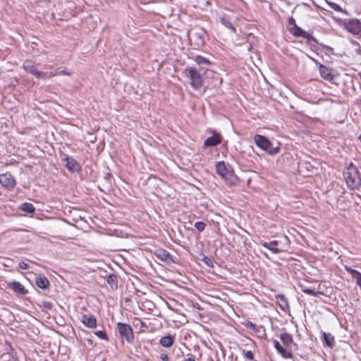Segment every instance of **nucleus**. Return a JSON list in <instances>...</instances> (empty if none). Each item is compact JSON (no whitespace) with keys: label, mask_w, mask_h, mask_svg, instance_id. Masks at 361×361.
<instances>
[{"label":"nucleus","mask_w":361,"mask_h":361,"mask_svg":"<svg viewBox=\"0 0 361 361\" xmlns=\"http://www.w3.org/2000/svg\"><path fill=\"white\" fill-rule=\"evenodd\" d=\"M94 334L99 338L102 339V340H108V336L106 334L105 331H95L94 332Z\"/></svg>","instance_id":"c756f323"},{"label":"nucleus","mask_w":361,"mask_h":361,"mask_svg":"<svg viewBox=\"0 0 361 361\" xmlns=\"http://www.w3.org/2000/svg\"><path fill=\"white\" fill-rule=\"evenodd\" d=\"M319 73L321 76L326 80L330 81L333 79V75L330 73L327 67L324 65L319 66Z\"/></svg>","instance_id":"a211bd4d"},{"label":"nucleus","mask_w":361,"mask_h":361,"mask_svg":"<svg viewBox=\"0 0 361 361\" xmlns=\"http://www.w3.org/2000/svg\"><path fill=\"white\" fill-rule=\"evenodd\" d=\"M301 291L303 292L305 294H307V295H312V296H314V297H317L319 295H323V292L322 291H316L313 289H311V288H304V287H302L301 288Z\"/></svg>","instance_id":"5701e85b"},{"label":"nucleus","mask_w":361,"mask_h":361,"mask_svg":"<svg viewBox=\"0 0 361 361\" xmlns=\"http://www.w3.org/2000/svg\"><path fill=\"white\" fill-rule=\"evenodd\" d=\"M160 358L162 361H169V358L166 354H161Z\"/></svg>","instance_id":"58836bf2"},{"label":"nucleus","mask_w":361,"mask_h":361,"mask_svg":"<svg viewBox=\"0 0 361 361\" xmlns=\"http://www.w3.org/2000/svg\"><path fill=\"white\" fill-rule=\"evenodd\" d=\"M116 326L117 330L121 336L128 343H133L135 338L133 331L130 325L126 323L118 322Z\"/></svg>","instance_id":"39448f33"},{"label":"nucleus","mask_w":361,"mask_h":361,"mask_svg":"<svg viewBox=\"0 0 361 361\" xmlns=\"http://www.w3.org/2000/svg\"><path fill=\"white\" fill-rule=\"evenodd\" d=\"M220 21L226 27L232 30L233 32H234V33L236 32L235 27L233 25L229 16H228L226 14H224L220 18Z\"/></svg>","instance_id":"2eb2a0df"},{"label":"nucleus","mask_w":361,"mask_h":361,"mask_svg":"<svg viewBox=\"0 0 361 361\" xmlns=\"http://www.w3.org/2000/svg\"><path fill=\"white\" fill-rule=\"evenodd\" d=\"M188 357L185 361H195V356L192 355H188Z\"/></svg>","instance_id":"37998d69"},{"label":"nucleus","mask_w":361,"mask_h":361,"mask_svg":"<svg viewBox=\"0 0 361 361\" xmlns=\"http://www.w3.org/2000/svg\"><path fill=\"white\" fill-rule=\"evenodd\" d=\"M304 37L307 39V44H310L312 42H317V39L307 32H306V35L304 36Z\"/></svg>","instance_id":"7c9ffc66"},{"label":"nucleus","mask_w":361,"mask_h":361,"mask_svg":"<svg viewBox=\"0 0 361 361\" xmlns=\"http://www.w3.org/2000/svg\"><path fill=\"white\" fill-rule=\"evenodd\" d=\"M290 32L293 34V35L295 37H303L306 35V32L305 30H303L301 27H298L297 25H295V26H292L290 28Z\"/></svg>","instance_id":"6ab92c4d"},{"label":"nucleus","mask_w":361,"mask_h":361,"mask_svg":"<svg viewBox=\"0 0 361 361\" xmlns=\"http://www.w3.org/2000/svg\"><path fill=\"white\" fill-rule=\"evenodd\" d=\"M344 177L348 186L352 189L358 188L361 185V178L359 171L353 164H350L344 173Z\"/></svg>","instance_id":"7ed1b4c3"},{"label":"nucleus","mask_w":361,"mask_h":361,"mask_svg":"<svg viewBox=\"0 0 361 361\" xmlns=\"http://www.w3.org/2000/svg\"><path fill=\"white\" fill-rule=\"evenodd\" d=\"M221 139L222 137L219 133H214L204 140V145L206 147H214L221 143Z\"/></svg>","instance_id":"9d476101"},{"label":"nucleus","mask_w":361,"mask_h":361,"mask_svg":"<svg viewBox=\"0 0 361 361\" xmlns=\"http://www.w3.org/2000/svg\"><path fill=\"white\" fill-rule=\"evenodd\" d=\"M66 161V167L68 170H69L71 172H78L80 171L81 169V166L80 164L73 157H66L65 158Z\"/></svg>","instance_id":"6e6552de"},{"label":"nucleus","mask_w":361,"mask_h":361,"mask_svg":"<svg viewBox=\"0 0 361 361\" xmlns=\"http://www.w3.org/2000/svg\"><path fill=\"white\" fill-rule=\"evenodd\" d=\"M34 75L37 78H39L41 79L42 78V72L41 71H39L36 69V71H35L34 73Z\"/></svg>","instance_id":"a19ab883"},{"label":"nucleus","mask_w":361,"mask_h":361,"mask_svg":"<svg viewBox=\"0 0 361 361\" xmlns=\"http://www.w3.org/2000/svg\"><path fill=\"white\" fill-rule=\"evenodd\" d=\"M245 326L247 328V329H252L253 331H258L257 329V326L255 324H253L252 322H247L246 324H245Z\"/></svg>","instance_id":"f704fd0d"},{"label":"nucleus","mask_w":361,"mask_h":361,"mask_svg":"<svg viewBox=\"0 0 361 361\" xmlns=\"http://www.w3.org/2000/svg\"><path fill=\"white\" fill-rule=\"evenodd\" d=\"M174 343V336L168 335L163 336L159 340V344L164 348H170Z\"/></svg>","instance_id":"4468645a"},{"label":"nucleus","mask_w":361,"mask_h":361,"mask_svg":"<svg viewBox=\"0 0 361 361\" xmlns=\"http://www.w3.org/2000/svg\"><path fill=\"white\" fill-rule=\"evenodd\" d=\"M8 287L20 295H24L27 293V290L25 288L24 286L18 281L8 283Z\"/></svg>","instance_id":"1a4fd4ad"},{"label":"nucleus","mask_w":361,"mask_h":361,"mask_svg":"<svg viewBox=\"0 0 361 361\" xmlns=\"http://www.w3.org/2000/svg\"><path fill=\"white\" fill-rule=\"evenodd\" d=\"M59 71H54V72H51V73H50V75H51V77H54V76H55V75H60V74L59 73Z\"/></svg>","instance_id":"a18cd8bd"},{"label":"nucleus","mask_w":361,"mask_h":361,"mask_svg":"<svg viewBox=\"0 0 361 361\" xmlns=\"http://www.w3.org/2000/svg\"><path fill=\"white\" fill-rule=\"evenodd\" d=\"M157 257L161 261L166 262L168 259L171 258V255L166 250H160L157 254Z\"/></svg>","instance_id":"393cba45"},{"label":"nucleus","mask_w":361,"mask_h":361,"mask_svg":"<svg viewBox=\"0 0 361 361\" xmlns=\"http://www.w3.org/2000/svg\"><path fill=\"white\" fill-rule=\"evenodd\" d=\"M20 209L28 214H33L35 212V207L32 204L29 202H25L23 203L20 207Z\"/></svg>","instance_id":"4be33fe9"},{"label":"nucleus","mask_w":361,"mask_h":361,"mask_svg":"<svg viewBox=\"0 0 361 361\" xmlns=\"http://www.w3.org/2000/svg\"><path fill=\"white\" fill-rule=\"evenodd\" d=\"M51 78V75H50L49 73L42 72V78H41V79L46 80V79H48V78Z\"/></svg>","instance_id":"e433bc0d"},{"label":"nucleus","mask_w":361,"mask_h":361,"mask_svg":"<svg viewBox=\"0 0 361 361\" xmlns=\"http://www.w3.org/2000/svg\"><path fill=\"white\" fill-rule=\"evenodd\" d=\"M345 270L350 273L351 275L353 274V271H356V270L351 269L350 267H345Z\"/></svg>","instance_id":"c03bdc74"},{"label":"nucleus","mask_w":361,"mask_h":361,"mask_svg":"<svg viewBox=\"0 0 361 361\" xmlns=\"http://www.w3.org/2000/svg\"><path fill=\"white\" fill-rule=\"evenodd\" d=\"M352 277L355 279L357 284L361 285V274L359 271H353Z\"/></svg>","instance_id":"cd10ccee"},{"label":"nucleus","mask_w":361,"mask_h":361,"mask_svg":"<svg viewBox=\"0 0 361 361\" xmlns=\"http://www.w3.org/2000/svg\"><path fill=\"white\" fill-rule=\"evenodd\" d=\"M216 171L228 185H235L238 183V178L235 175L232 167L224 161H218L216 163Z\"/></svg>","instance_id":"f257e3e1"},{"label":"nucleus","mask_w":361,"mask_h":361,"mask_svg":"<svg viewBox=\"0 0 361 361\" xmlns=\"http://www.w3.org/2000/svg\"><path fill=\"white\" fill-rule=\"evenodd\" d=\"M42 306L47 310H51L53 307V305L49 301H42Z\"/></svg>","instance_id":"473e14b6"},{"label":"nucleus","mask_w":361,"mask_h":361,"mask_svg":"<svg viewBox=\"0 0 361 361\" xmlns=\"http://www.w3.org/2000/svg\"><path fill=\"white\" fill-rule=\"evenodd\" d=\"M111 177H112V175H111L110 173H107L106 174L105 178H106V180H109V178H111Z\"/></svg>","instance_id":"de8ad7c7"},{"label":"nucleus","mask_w":361,"mask_h":361,"mask_svg":"<svg viewBox=\"0 0 361 361\" xmlns=\"http://www.w3.org/2000/svg\"><path fill=\"white\" fill-rule=\"evenodd\" d=\"M23 68L27 73H30L34 75L35 71H36L35 66L32 64L31 61H26L23 63Z\"/></svg>","instance_id":"b1692460"},{"label":"nucleus","mask_w":361,"mask_h":361,"mask_svg":"<svg viewBox=\"0 0 361 361\" xmlns=\"http://www.w3.org/2000/svg\"><path fill=\"white\" fill-rule=\"evenodd\" d=\"M322 338L324 344L329 347L333 348L334 345V336L329 333L324 332L322 334Z\"/></svg>","instance_id":"f3484780"},{"label":"nucleus","mask_w":361,"mask_h":361,"mask_svg":"<svg viewBox=\"0 0 361 361\" xmlns=\"http://www.w3.org/2000/svg\"><path fill=\"white\" fill-rule=\"evenodd\" d=\"M186 76L190 80V85L195 90H199L203 85L204 70L202 68L197 69L195 67H190L185 69Z\"/></svg>","instance_id":"20e7f679"},{"label":"nucleus","mask_w":361,"mask_h":361,"mask_svg":"<svg viewBox=\"0 0 361 361\" xmlns=\"http://www.w3.org/2000/svg\"><path fill=\"white\" fill-rule=\"evenodd\" d=\"M195 61L197 64H206V65L210 64V62L207 59H206L205 57L202 56L200 55L196 56L195 58Z\"/></svg>","instance_id":"bb28decb"},{"label":"nucleus","mask_w":361,"mask_h":361,"mask_svg":"<svg viewBox=\"0 0 361 361\" xmlns=\"http://www.w3.org/2000/svg\"><path fill=\"white\" fill-rule=\"evenodd\" d=\"M59 73L60 74V75H71V73L67 71H66V70L60 71L59 72Z\"/></svg>","instance_id":"79ce46f5"},{"label":"nucleus","mask_w":361,"mask_h":361,"mask_svg":"<svg viewBox=\"0 0 361 361\" xmlns=\"http://www.w3.org/2000/svg\"><path fill=\"white\" fill-rule=\"evenodd\" d=\"M35 283L37 287L42 289H47L50 285L48 279L44 276L37 277Z\"/></svg>","instance_id":"dca6fc26"},{"label":"nucleus","mask_w":361,"mask_h":361,"mask_svg":"<svg viewBox=\"0 0 361 361\" xmlns=\"http://www.w3.org/2000/svg\"><path fill=\"white\" fill-rule=\"evenodd\" d=\"M253 140L257 147L271 155H275L280 151L279 145L274 147L273 143L264 135L257 134L254 136Z\"/></svg>","instance_id":"f03ea898"},{"label":"nucleus","mask_w":361,"mask_h":361,"mask_svg":"<svg viewBox=\"0 0 361 361\" xmlns=\"http://www.w3.org/2000/svg\"><path fill=\"white\" fill-rule=\"evenodd\" d=\"M261 245L267 249L271 251L273 253L277 254L281 252V250L276 247L279 245L278 240H271L270 242H262Z\"/></svg>","instance_id":"ddd939ff"},{"label":"nucleus","mask_w":361,"mask_h":361,"mask_svg":"<svg viewBox=\"0 0 361 361\" xmlns=\"http://www.w3.org/2000/svg\"><path fill=\"white\" fill-rule=\"evenodd\" d=\"M278 353L285 359H290L293 357V353L287 350L283 346L278 350Z\"/></svg>","instance_id":"a878e982"},{"label":"nucleus","mask_w":361,"mask_h":361,"mask_svg":"<svg viewBox=\"0 0 361 361\" xmlns=\"http://www.w3.org/2000/svg\"><path fill=\"white\" fill-rule=\"evenodd\" d=\"M81 322L88 328L94 329L97 326V319L94 316L83 314Z\"/></svg>","instance_id":"f8f14e48"},{"label":"nucleus","mask_w":361,"mask_h":361,"mask_svg":"<svg viewBox=\"0 0 361 361\" xmlns=\"http://www.w3.org/2000/svg\"><path fill=\"white\" fill-rule=\"evenodd\" d=\"M288 24L290 25H293V26H295V25H297L296 23H295V19L293 18V17H290L289 19H288Z\"/></svg>","instance_id":"ea45409f"},{"label":"nucleus","mask_w":361,"mask_h":361,"mask_svg":"<svg viewBox=\"0 0 361 361\" xmlns=\"http://www.w3.org/2000/svg\"><path fill=\"white\" fill-rule=\"evenodd\" d=\"M18 267L23 270H27L29 269V265L25 262H20L18 263Z\"/></svg>","instance_id":"c9c22d12"},{"label":"nucleus","mask_w":361,"mask_h":361,"mask_svg":"<svg viewBox=\"0 0 361 361\" xmlns=\"http://www.w3.org/2000/svg\"><path fill=\"white\" fill-rule=\"evenodd\" d=\"M276 298L279 306L283 312H287L290 311L288 300L284 295H276Z\"/></svg>","instance_id":"9b49d317"},{"label":"nucleus","mask_w":361,"mask_h":361,"mask_svg":"<svg viewBox=\"0 0 361 361\" xmlns=\"http://www.w3.org/2000/svg\"><path fill=\"white\" fill-rule=\"evenodd\" d=\"M332 8L336 11H340V6L336 4H333Z\"/></svg>","instance_id":"49530a36"},{"label":"nucleus","mask_w":361,"mask_h":361,"mask_svg":"<svg viewBox=\"0 0 361 361\" xmlns=\"http://www.w3.org/2000/svg\"><path fill=\"white\" fill-rule=\"evenodd\" d=\"M206 224L202 221H197L195 224V228L200 232L204 230Z\"/></svg>","instance_id":"c85d7f7f"},{"label":"nucleus","mask_w":361,"mask_h":361,"mask_svg":"<svg viewBox=\"0 0 361 361\" xmlns=\"http://www.w3.org/2000/svg\"><path fill=\"white\" fill-rule=\"evenodd\" d=\"M280 338L285 345L293 343L292 336L288 333H283L280 336Z\"/></svg>","instance_id":"412c9836"},{"label":"nucleus","mask_w":361,"mask_h":361,"mask_svg":"<svg viewBox=\"0 0 361 361\" xmlns=\"http://www.w3.org/2000/svg\"><path fill=\"white\" fill-rule=\"evenodd\" d=\"M107 283L110 286L111 289H116L118 286V280L115 274H109L106 279Z\"/></svg>","instance_id":"aec40b11"},{"label":"nucleus","mask_w":361,"mask_h":361,"mask_svg":"<svg viewBox=\"0 0 361 361\" xmlns=\"http://www.w3.org/2000/svg\"><path fill=\"white\" fill-rule=\"evenodd\" d=\"M359 75H360V80H361V73H360Z\"/></svg>","instance_id":"09e8293b"},{"label":"nucleus","mask_w":361,"mask_h":361,"mask_svg":"<svg viewBox=\"0 0 361 361\" xmlns=\"http://www.w3.org/2000/svg\"><path fill=\"white\" fill-rule=\"evenodd\" d=\"M274 345L275 347V348L276 349V350L278 351L281 348H282V345L280 344V343L276 341V340H274Z\"/></svg>","instance_id":"4c0bfd02"},{"label":"nucleus","mask_w":361,"mask_h":361,"mask_svg":"<svg viewBox=\"0 0 361 361\" xmlns=\"http://www.w3.org/2000/svg\"><path fill=\"white\" fill-rule=\"evenodd\" d=\"M345 27L350 32L357 35L361 30V23L357 19L350 20L346 23Z\"/></svg>","instance_id":"0eeeda50"},{"label":"nucleus","mask_w":361,"mask_h":361,"mask_svg":"<svg viewBox=\"0 0 361 361\" xmlns=\"http://www.w3.org/2000/svg\"><path fill=\"white\" fill-rule=\"evenodd\" d=\"M243 353H244V356L246 359L250 360H254V355L252 351L248 350V351L245 352V350H243Z\"/></svg>","instance_id":"2f4dec72"},{"label":"nucleus","mask_w":361,"mask_h":361,"mask_svg":"<svg viewBox=\"0 0 361 361\" xmlns=\"http://www.w3.org/2000/svg\"><path fill=\"white\" fill-rule=\"evenodd\" d=\"M202 261L209 267H213V262L212 261V259L210 258H209L208 257H204V258L202 259Z\"/></svg>","instance_id":"72a5a7b5"},{"label":"nucleus","mask_w":361,"mask_h":361,"mask_svg":"<svg viewBox=\"0 0 361 361\" xmlns=\"http://www.w3.org/2000/svg\"><path fill=\"white\" fill-rule=\"evenodd\" d=\"M0 184L8 190L13 189L16 182L14 177L8 172L0 174Z\"/></svg>","instance_id":"423d86ee"}]
</instances>
